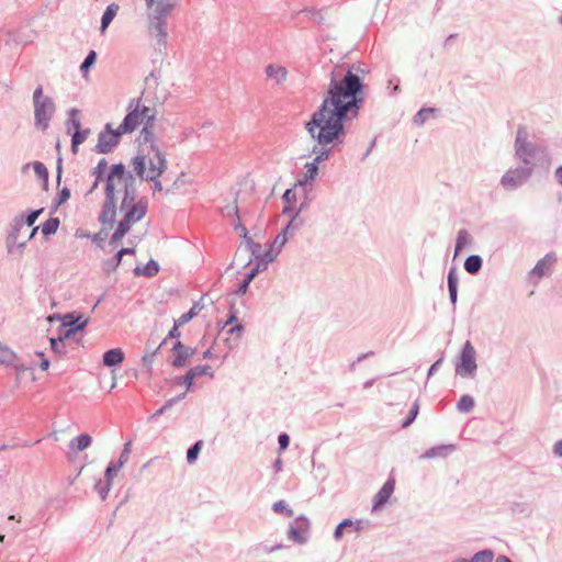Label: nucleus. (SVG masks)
<instances>
[{"mask_svg": "<svg viewBox=\"0 0 562 562\" xmlns=\"http://www.w3.org/2000/svg\"><path fill=\"white\" fill-rule=\"evenodd\" d=\"M361 93L360 78L344 67H335L321 106L305 123L306 131L322 148L344 142L345 123L358 116Z\"/></svg>", "mask_w": 562, "mask_h": 562, "instance_id": "obj_1", "label": "nucleus"}, {"mask_svg": "<svg viewBox=\"0 0 562 562\" xmlns=\"http://www.w3.org/2000/svg\"><path fill=\"white\" fill-rule=\"evenodd\" d=\"M134 172L146 180H157L167 169V160L161 149L138 151L132 160Z\"/></svg>", "mask_w": 562, "mask_h": 562, "instance_id": "obj_2", "label": "nucleus"}, {"mask_svg": "<svg viewBox=\"0 0 562 562\" xmlns=\"http://www.w3.org/2000/svg\"><path fill=\"white\" fill-rule=\"evenodd\" d=\"M148 201L144 198L136 199L127 190L121 204V211L123 212V218L119 224V227L112 235V241L121 240L125 234L130 231L132 225L139 222L147 213Z\"/></svg>", "mask_w": 562, "mask_h": 562, "instance_id": "obj_3", "label": "nucleus"}, {"mask_svg": "<svg viewBox=\"0 0 562 562\" xmlns=\"http://www.w3.org/2000/svg\"><path fill=\"white\" fill-rule=\"evenodd\" d=\"M155 117V110L143 104L139 100L135 108L125 116L121 125V132L131 133L139 126L150 124Z\"/></svg>", "mask_w": 562, "mask_h": 562, "instance_id": "obj_4", "label": "nucleus"}, {"mask_svg": "<svg viewBox=\"0 0 562 562\" xmlns=\"http://www.w3.org/2000/svg\"><path fill=\"white\" fill-rule=\"evenodd\" d=\"M126 132H121V125L113 130L110 124H106L104 131L99 134L97 149L99 153L111 151L120 142V138Z\"/></svg>", "mask_w": 562, "mask_h": 562, "instance_id": "obj_5", "label": "nucleus"}, {"mask_svg": "<svg viewBox=\"0 0 562 562\" xmlns=\"http://www.w3.org/2000/svg\"><path fill=\"white\" fill-rule=\"evenodd\" d=\"M476 370L475 362V350L470 341H467L463 346L462 353L460 357V363L457 367V373L460 376H471Z\"/></svg>", "mask_w": 562, "mask_h": 562, "instance_id": "obj_6", "label": "nucleus"}, {"mask_svg": "<svg viewBox=\"0 0 562 562\" xmlns=\"http://www.w3.org/2000/svg\"><path fill=\"white\" fill-rule=\"evenodd\" d=\"M147 14L169 16L179 5V0H144Z\"/></svg>", "mask_w": 562, "mask_h": 562, "instance_id": "obj_7", "label": "nucleus"}, {"mask_svg": "<svg viewBox=\"0 0 562 562\" xmlns=\"http://www.w3.org/2000/svg\"><path fill=\"white\" fill-rule=\"evenodd\" d=\"M54 112V104L50 99H43V102L34 104L35 123L42 130H46Z\"/></svg>", "mask_w": 562, "mask_h": 562, "instance_id": "obj_8", "label": "nucleus"}, {"mask_svg": "<svg viewBox=\"0 0 562 562\" xmlns=\"http://www.w3.org/2000/svg\"><path fill=\"white\" fill-rule=\"evenodd\" d=\"M126 176H125V168L123 165H114L111 168V171L108 176L106 181V195H114V191L117 190L120 187L125 186Z\"/></svg>", "mask_w": 562, "mask_h": 562, "instance_id": "obj_9", "label": "nucleus"}, {"mask_svg": "<svg viewBox=\"0 0 562 562\" xmlns=\"http://www.w3.org/2000/svg\"><path fill=\"white\" fill-rule=\"evenodd\" d=\"M149 32L159 45H165L167 38L166 20L168 16H155L147 14Z\"/></svg>", "mask_w": 562, "mask_h": 562, "instance_id": "obj_10", "label": "nucleus"}, {"mask_svg": "<svg viewBox=\"0 0 562 562\" xmlns=\"http://www.w3.org/2000/svg\"><path fill=\"white\" fill-rule=\"evenodd\" d=\"M78 114V110L74 109L71 110V119L69 121L70 128L74 130L72 138H71V150L72 153L78 151V146L83 143L88 135L90 134L89 130H80V122L78 119H76V115Z\"/></svg>", "mask_w": 562, "mask_h": 562, "instance_id": "obj_11", "label": "nucleus"}, {"mask_svg": "<svg viewBox=\"0 0 562 562\" xmlns=\"http://www.w3.org/2000/svg\"><path fill=\"white\" fill-rule=\"evenodd\" d=\"M313 153L315 154V158L313 159V161L307 162L305 165V180L306 181L314 180L316 178L317 171H318V165L329 157V150L326 148L314 147Z\"/></svg>", "mask_w": 562, "mask_h": 562, "instance_id": "obj_12", "label": "nucleus"}, {"mask_svg": "<svg viewBox=\"0 0 562 562\" xmlns=\"http://www.w3.org/2000/svg\"><path fill=\"white\" fill-rule=\"evenodd\" d=\"M88 324V319L82 321L80 324L77 325L75 329H66L61 331L60 336L58 338H49L52 350L56 355H63L65 353V346L64 340L66 338H69L70 336L75 335L78 330L83 329Z\"/></svg>", "mask_w": 562, "mask_h": 562, "instance_id": "obj_13", "label": "nucleus"}, {"mask_svg": "<svg viewBox=\"0 0 562 562\" xmlns=\"http://www.w3.org/2000/svg\"><path fill=\"white\" fill-rule=\"evenodd\" d=\"M516 153L527 161L528 157L532 156L535 148L531 144L527 143V131L525 127H519L516 137Z\"/></svg>", "mask_w": 562, "mask_h": 562, "instance_id": "obj_14", "label": "nucleus"}, {"mask_svg": "<svg viewBox=\"0 0 562 562\" xmlns=\"http://www.w3.org/2000/svg\"><path fill=\"white\" fill-rule=\"evenodd\" d=\"M265 74L268 80L280 86L288 80V69L279 64H269L265 68Z\"/></svg>", "mask_w": 562, "mask_h": 562, "instance_id": "obj_15", "label": "nucleus"}, {"mask_svg": "<svg viewBox=\"0 0 562 562\" xmlns=\"http://www.w3.org/2000/svg\"><path fill=\"white\" fill-rule=\"evenodd\" d=\"M224 215L228 218H232L233 222H234V228L236 231H240L241 234H243V237L244 238H247V239H250L248 237V232L246 229V227L241 224V221H240V215H239V210H238V206H237V202L236 200L232 201L231 204H227L224 210Z\"/></svg>", "mask_w": 562, "mask_h": 562, "instance_id": "obj_16", "label": "nucleus"}, {"mask_svg": "<svg viewBox=\"0 0 562 562\" xmlns=\"http://www.w3.org/2000/svg\"><path fill=\"white\" fill-rule=\"evenodd\" d=\"M139 138L140 143L138 151H144V148H146L147 150H151V148L160 149L156 142L155 134L153 132V122L150 124L145 125L142 128Z\"/></svg>", "mask_w": 562, "mask_h": 562, "instance_id": "obj_17", "label": "nucleus"}, {"mask_svg": "<svg viewBox=\"0 0 562 562\" xmlns=\"http://www.w3.org/2000/svg\"><path fill=\"white\" fill-rule=\"evenodd\" d=\"M394 480H389L383 484L381 490L374 496L372 510H378L381 506L387 503L394 492Z\"/></svg>", "mask_w": 562, "mask_h": 562, "instance_id": "obj_18", "label": "nucleus"}, {"mask_svg": "<svg viewBox=\"0 0 562 562\" xmlns=\"http://www.w3.org/2000/svg\"><path fill=\"white\" fill-rule=\"evenodd\" d=\"M115 220V203L113 196L106 195V200L103 204L102 212L100 213L99 221L102 225L111 226Z\"/></svg>", "mask_w": 562, "mask_h": 562, "instance_id": "obj_19", "label": "nucleus"}, {"mask_svg": "<svg viewBox=\"0 0 562 562\" xmlns=\"http://www.w3.org/2000/svg\"><path fill=\"white\" fill-rule=\"evenodd\" d=\"M172 351L175 353L173 366L178 368L183 367L188 359L193 355V350L186 347L180 341L175 345Z\"/></svg>", "mask_w": 562, "mask_h": 562, "instance_id": "obj_20", "label": "nucleus"}, {"mask_svg": "<svg viewBox=\"0 0 562 562\" xmlns=\"http://www.w3.org/2000/svg\"><path fill=\"white\" fill-rule=\"evenodd\" d=\"M124 361V352L121 348L110 349L103 355V363L106 367H114Z\"/></svg>", "mask_w": 562, "mask_h": 562, "instance_id": "obj_21", "label": "nucleus"}, {"mask_svg": "<svg viewBox=\"0 0 562 562\" xmlns=\"http://www.w3.org/2000/svg\"><path fill=\"white\" fill-rule=\"evenodd\" d=\"M555 257L548 255L543 259H541L536 267L532 270V273L537 274L539 278L544 276L547 272H549L552 268V266L555 262Z\"/></svg>", "mask_w": 562, "mask_h": 562, "instance_id": "obj_22", "label": "nucleus"}, {"mask_svg": "<svg viewBox=\"0 0 562 562\" xmlns=\"http://www.w3.org/2000/svg\"><path fill=\"white\" fill-rule=\"evenodd\" d=\"M119 9H120V7L116 3H111L105 9V11H104V13L102 15V19H101L100 31H101L102 34L105 32V30L108 29L110 23L113 21V19L117 14Z\"/></svg>", "mask_w": 562, "mask_h": 562, "instance_id": "obj_23", "label": "nucleus"}, {"mask_svg": "<svg viewBox=\"0 0 562 562\" xmlns=\"http://www.w3.org/2000/svg\"><path fill=\"white\" fill-rule=\"evenodd\" d=\"M91 436L87 434H81L70 441V448L76 449L77 451H82L87 449L91 445Z\"/></svg>", "mask_w": 562, "mask_h": 562, "instance_id": "obj_24", "label": "nucleus"}, {"mask_svg": "<svg viewBox=\"0 0 562 562\" xmlns=\"http://www.w3.org/2000/svg\"><path fill=\"white\" fill-rule=\"evenodd\" d=\"M360 527H361V521H359V520H358V521H352V520H350V519H345L344 521H341V522L337 526V528H336V530H335V533H334L335 539H336V540L341 539V538H342V535H344V530H345L346 528H353L356 531H358V530L360 529Z\"/></svg>", "mask_w": 562, "mask_h": 562, "instance_id": "obj_25", "label": "nucleus"}, {"mask_svg": "<svg viewBox=\"0 0 562 562\" xmlns=\"http://www.w3.org/2000/svg\"><path fill=\"white\" fill-rule=\"evenodd\" d=\"M86 318H82L81 315L76 316L74 313L66 314L61 317V327L63 331L66 329H75L78 324H80Z\"/></svg>", "mask_w": 562, "mask_h": 562, "instance_id": "obj_26", "label": "nucleus"}, {"mask_svg": "<svg viewBox=\"0 0 562 562\" xmlns=\"http://www.w3.org/2000/svg\"><path fill=\"white\" fill-rule=\"evenodd\" d=\"M283 200L285 202L283 213H293L295 211V204L297 200L296 192L294 190L288 189L283 194Z\"/></svg>", "mask_w": 562, "mask_h": 562, "instance_id": "obj_27", "label": "nucleus"}, {"mask_svg": "<svg viewBox=\"0 0 562 562\" xmlns=\"http://www.w3.org/2000/svg\"><path fill=\"white\" fill-rule=\"evenodd\" d=\"M494 553L491 550H483L477 552L470 561L467 560H456L453 562H493Z\"/></svg>", "mask_w": 562, "mask_h": 562, "instance_id": "obj_28", "label": "nucleus"}, {"mask_svg": "<svg viewBox=\"0 0 562 562\" xmlns=\"http://www.w3.org/2000/svg\"><path fill=\"white\" fill-rule=\"evenodd\" d=\"M481 266H482V260L479 256H475V255L468 257L464 262V269L469 273H476L481 269Z\"/></svg>", "mask_w": 562, "mask_h": 562, "instance_id": "obj_29", "label": "nucleus"}, {"mask_svg": "<svg viewBox=\"0 0 562 562\" xmlns=\"http://www.w3.org/2000/svg\"><path fill=\"white\" fill-rule=\"evenodd\" d=\"M33 170H34V173L37 176V178L43 181L44 186H47V183H48V170L44 166V164H42L40 161H35L33 164Z\"/></svg>", "mask_w": 562, "mask_h": 562, "instance_id": "obj_30", "label": "nucleus"}, {"mask_svg": "<svg viewBox=\"0 0 562 562\" xmlns=\"http://www.w3.org/2000/svg\"><path fill=\"white\" fill-rule=\"evenodd\" d=\"M200 312V307L198 304H194L188 313L182 314L177 321V326H183L189 323L194 316Z\"/></svg>", "mask_w": 562, "mask_h": 562, "instance_id": "obj_31", "label": "nucleus"}, {"mask_svg": "<svg viewBox=\"0 0 562 562\" xmlns=\"http://www.w3.org/2000/svg\"><path fill=\"white\" fill-rule=\"evenodd\" d=\"M203 374H210L211 376H213L210 366H206V364L205 366H196V367L190 369L189 370V380H194L196 376L203 375Z\"/></svg>", "mask_w": 562, "mask_h": 562, "instance_id": "obj_32", "label": "nucleus"}, {"mask_svg": "<svg viewBox=\"0 0 562 562\" xmlns=\"http://www.w3.org/2000/svg\"><path fill=\"white\" fill-rule=\"evenodd\" d=\"M470 244V235L465 231H460L458 233L457 245H456V255L465 248Z\"/></svg>", "mask_w": 562, "mask_h": 562, "instance_id": "obj_33", "label": "nucleus"}, {"mask_svg": "<svg viewBox=\"0 0 562 562\" xmlns=\"http://www.w3.org/2000/svg\"><path fill=\"white\" fill-rule=\"evenodd\" d=\"M202 446H203V441L202 440H199L194 443L193 447H191L188 452H187V460L189 463H193L195 462V460L198 459V456L202 449Z\"/></svg>", "mask_w": 562, "mask_h": 562, "instance_id": "obj_34", "label": "nucleus"}, {"mask_svg": "<svg viewBox=\"0 0 562 562\" xmlns=\"http://www.w3.org/2000/svg\"><path fill=\"white\" fill-rule=\"evenodd\" d=\"M474 401L469 395H463L458 402V408L461 412H469L473 408Z\"/></svg>", "mask_w": 562, "mask_h": 562, "instance_id": "obj_35", "label": "nucleus"}, {"mask_svg": "<svg viewBox=\"0 0 562 562\" xmlns=\"http://www.w3.org/2000/svg\"><path fill=\"white\" fill-rule=\"evenodd\" d=\"M57 227H58V220H56V218L48 220L42 225V233L44 235H50L56 232Z\"/></svg>", "mask_w": 562, "mask_h": 562, "instance_id": "obj_36", "label": "nucleus"}, {"mask_svg": "<svg viewBox=\"0 0 562 562\" xmlns=\"http://www.w3.org/2000/svg\"><path fill=\"white\" fill-rule=\"evenodd\" d=\"M273 510L276 513H279V514H284L288 517H292L293 516V510L288 508V506H286L284 501H279V502L274 503L273 504Z\"/></svg>", "mask_w": 562, "mask_h": 562, "instance_id": "obj_37", "label": "nucleus"}, {"mask_svg": "<svg viewBox=\"0 0 562 562\" xmlns=\"http://www.w3.org/2000/svg\"><path fill=\"white\" fill-rule=\"evenodd\" d=\"M436 110L432 109V108H428V109H423L420 110L414 117V121L416 124H423L427 117L429 116V114H432Z\"/></svg>", "mask_w": 562, "mask_h": 562, "instance_id": "obj_38", "label": "nucleus"}, {"mask_svg": "<svg viewBox=\"0 0 562 562\" xmlns=\"http://www.w3.org/2000/svg\"><path fill=\"white\" fill-rule=\"evenodd\" d=\"M97 58V53L94 50H91L88 56L86 57L85 61L81 64V70L88 71V69L94 64Z\"/></svg>", "mask_w": 562, "mask_h": 562, "instance_id": "obj_39", "label": "nucleus"}, {"mask_svg": "<svg viewBox=\"0 0 562 562\" xmlns=\"http://www.w3.org/2000/svg\"><path fill=\"white\" fill-rule=\"evenodd\" d=\"M418 409H419L418 404L414 403V405L412 406V408L409 411L408 418L403 423V427H407L413 423V420L416 418V416L418 414Z\"/></svg>", "mask_w": 562, "mask_h": 562, "instance_id": "obj_40", "label": "nucleus"}, {"mask_svg": "<svg viewBox=\"0 0 562 562\" xmlns=\"http://www.w3.org/2000/svg\"><path fill=\"white\" fill-rule=\"evenodd\" d=\"M458 286V276L454 269H451L448 274V288Z\"/></svg>", "mask_w": 562, "mask_h": 562, "instance_id": "obj_41", "label": "nucleus"}, {"mask_svg": "<svg viewBox=\"0 0 562 562\" xmlns=\"http://www.w3.org/2000/svg\"><path fill=\"white\" fill-rule=\"evenodd\" d=\"M120 469H117V465H113V467H108L106 468V471H105V480L106 482L109 483V485L112 484V480L115 475V473L119 471Z\"/></svg>", "mask_w": 562, "mask_h": 562, "instance_id": "obj_42", "label": "nucleus"}, {"mask_svg": "<svg viewBox=\"0 0 562 562\" xmlns=\"http://www.w3.org/2000/svg\"><path fill=\"white\" fill-rule=\"evenodd\" d=\"M128 447H130V442H127V443L124 446V451H123V453H122V454H121V457H120V461H119V463L116 464V465H117V469H121V468H122V465L127 461V459H128V454H130V449H128Z\"/></svg>", "mask_w": 562, "mask_h": 562, "instance_id": "obj_43", "label": "nucleus"}, {"mask_svg": "<svg viewBox=\"0 0 562 562\" xmlns=\"http://www.w3.org/2000/svg\"><path fill=\"white\" fill-rule=\"evenodd\" d=\"M41 212H42V210H37V211H33V212H31V213L27 215L26 220H25V224H26L27 226H32V225L35 223V221L37 220V217H38V215H40V213H41Z\"/></svg>", "mask_w": 562, "mask_h": 562, "instance_id": "obj_44", "label": "nucleus"}, {"mask_svg": "<svg viewBox=\"0 0 562 562\" xmlns=\"http://www.w3.org/2000/svg\"><path fill=\"white\" fill-rule=\"evenodd\" d=\"M43 99H46L43 97V89L42 87H37L33 94L34 104L43 102Z\"/></svg>", "mask_w": 562, "mask_h": 562, "instance_id": "obj_45", "label": "nucleus"}, {"mask_svg": "<svg viewBox=\"0 0 562 562\" xmlns=\"http://www.w3.org/2000/svg\"><path fill=\"white\" fill-rule=\"evenodd\" d=\"M255 277V272H251L247 276V278L243 281L240 288H239V292H241L243 294L246 293L247 291V288L250 283V281L252 280V278Z\"/></svg>", "mask_w": 562, "mask_h": 562, "instance_id": "obj_46", "label": "nucleus"}, {"mask_svg": "<svg viewBox=\"0 0 562 562\" xmlns=\"http://www.w3.org/2000/svg\"><path fill=\"white\" fill-rule=\"evenodd\" d=\"M502 182L507 188H513L515 186V179L514 176L510 173H507L503 177Z\"/></svg>", "mask_w": 562, "mask_h": 562, "instance_id": "obj_47", "label": "nucleus"}, {"mask_svg": "<svg viewBox=\"0 0 562 562\" xmlns=\"http://www.w3.org/2000/svg\"><path fill=\"white\" fill-rule=\"evenodd\" d=\"M290 537H291V539H293L294 541H296L299 543H302V542L305 541V539L302 536V533L300 531H297L296 529H291L290 530Z\"/></svg>", "mask_w": 562, "mask_h": 562, "instance_id": "obj_48", "label": "nucleus"}, {"mask_svg": "<svg viewBox=\"0 0 562 562\" xmlns=\"http://www.w3.org/2000/svg\"><path fill=\"white\" fill-rule=\"evenodd\" d=\"M290 229V225L284 229V232L277 236L274 244H278L279 246H283L286 241V233Z\"/></svg>", "mask_w": 562, "mask_h": 562, "instance_id": "obj_49", "label": "nucleus"}, {"mask_svg": "<svg viewBox=\"0 0 562 562\" xmlns=\"http://www.w3.org/2000/svg\"><path fill=\"white\" fill-rule=\"evenodd\" d=\"M279 445L282 450L286 449L290 442V438L286 434H281L279 436Z\"/></svg>", "mask_w": 562, "mask_h": 562, "instance_id": "obj_50", "label": "nucleus"}, {"mask_svg": "<svg viewBox=\"0 0 562 562\" xmlns=\"http://www.w3.org/2000/svg\"><path fill=\"white\" fill-rule=\"evenodd\" d=\"M36 355L42 358V361L40 363V368L43 371H46L49 368V361L44 357V353L41 351H37Z\"/></svg>", "mask_w": 562, "mask_h": 562, "instance_id": "obj_51", "label": "nucleus"}, {"mask_svg": "<svg viewBox=\"0 0 562 562\" xmlns=\"http://www.w3.org/2000/svg\"><path fill=\"white\" fill-rule=\"evenodd\" d=\"M111 485L106 482L104 486H97L98 492L102 499H104L108 495V492L110 491Z\"/></svg>", "mask_w": 562, "mask_h": 562, "instance_id": "obj_52", "label": "nucleus"}, {"mask_svg": "<svg viewBox=\"0 0 562 562\" xmlns=\"http://www.w3.org/2000/svg\"><path fill=\"white\" fill-rule=\"evenodd\" d=\"M70 198V191L64 188L59 193V203H65Z\"/></svg>", "mask_w": 562, "mask_h": 562, "instance_id": "obj_53", "label": "nucleus"}, {"mask_svg": "<svg viewBox=\"0 0 562 562\" xmlns=\"http://www.w3.org/2000/svg\"><path fill=\"white\" fill-rule=\"evenodd\" d=\"M553 452L557 457H562V440H559L553 446Z\"/></svg>", "mask_w": 562, "mask_h": 562, "instance_id": "obj_54", "label": "nucleus"}, {"mask_svg": "<svg viewBox=\"0 0 562 562\" xmlns=\"http://www.w3.org/2000/svg\"><path fill=\"white\" fill-rule=\"evenodd\" d=\"M179 327H180V326H177V323H175V325H173L172 329L169 331V337H171V338H178V337H180Z\"/></svg>", "mask_w": 562, "mask_h": 562, "instance_id": "obj_55", "label": "nucleus"}, {"mask_svg": "<svg viewBox=\"0 0 562 562\" xmlns=\"http://www.w3.org/2000/svg\"><path fill=\"white\" fill-rule=\"evenodd\" d=\"M124 254H134V249H132V248H123V249H121V250L117 252V260H119V262L121 261L122 256H123Z\"/></svg>", "mask_w": 562, "mask_h": 562, "instance_id": "obj_56", "label": "nucleus"}, {"mask_svg": "<svg viewBox=\"0 0 562 562\" xmlns=\"http://www.w3.org/2000/svg\"><path fill=\"white\" fill-rule=\"evenodd\" d=\"M449 294L452 303L454 304L457 301V288H449Z\"/></svg>", "mask_w": 562, "mask_h": 562, "instance_id": "obj_57", "label": "nucleus"}, {"mask_svg": "<svg viewBox=\"0 0 562 562\" xmlns=\"http://www.w3.org/2000/svg\"><path fill=\"white\" fill-rule=\"evenodd\" d=\"M183 383L187 385V389L189 390L193 383L194 380H189V372L186 374V376L182 378Z\"/></svg>", "mask_w": 562, "mask_h": 562, "instance_id": "obj_58", "label": "nucleus"}, {"mask_svg": "<svg viewBox=\"0 0 562 562\" xmlns=\"http://www.w3.org/2000/svg\"><path fill=\"white\" fill-rule=\"evenodd\" d=\"M555 176L558 181L562 184V166L557 169Z\"/></svg>", "mask_w": 562, "mask_h": 562, "instance_id": "obj_59", "label": "nucleus"}, {"mask_svg": "<svg viewBox=\"0 0 562 562\" xmlns=\"http://www.w3.org/2000/svg\"><path fill=\"white\" fill-rule=\"evenodd\" d=\"M153 358H154V355H153V353H151V355H145V356L143 357V362H144V363H151Z\"/></svg>", "mask_w": 562, "mask_h": 562, "instance_id": "obj_60", "label": "nucleus"}, {"mask_svg": "<svg viewBox=\"0 0 562 562\" xmlns=\"http://www.w3.org/2000/svg\"><path fill=\"white\" fill-rule=\"evenodd\" d=\"M440 361L435 362L429 369V375L434 374L439 366Z\"/></svg>", "mask_w": 562, "mask_h": 562, "instance_id": "obj_61", "label": "nucleus"}, {"mask_svg": "<svg viewBox=\"0 0 562 562\" xmlns=\"http://www.w3.org/2000/svg\"><path fill=\"white\" fill-rule=\"evenodd\" d=\"M496 562H510V560L507 557H505V555H499L496 559Z\"/></svg>", "mask_w": 562, "mask_h": 562, "instance_id": "obj_62", "label": "nucleus"}, {"mask_svg": "<svg viewBox=\"0 0 562 562\" xmlns=\"http://www.w3.org/2000/svg\"><path fill=\"white\" fill-rule=\"evenodd\" d=\"M153 181L155 182V189L160 191L162 189L161 182L158 179Z\"/></svg>", "mask_w": 562, "mask_h": 562, "instance_id": "obj_63", "label": "nucleus"}, {"mask_svg": "<svg viewBox=\"0 0 562 562\" xmlns=\"http://www.w3.org/2000/svg\"><path fill=\"white\" fill-rule=\"evenodd\" d=\"M36 231H37V227H34V228L32 229V232H31V233H30V235H29V239H31V238L35 235Z\"/></svg>", "mask_w": 562, "mask_h": 562, "instance_id": "obj_64", "label": "nucleus"}]
</instances>
